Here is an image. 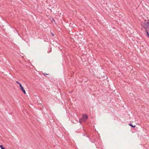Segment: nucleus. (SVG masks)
Returning <instances> with one entry per match:
<instances>
[{
  "label": "nucleus",
  "instance_id": "obj_1",
  "mask_svg": "<svg viewBox=\"0 0 149 149\" xmlns=\"http://www.w3.org/2000/svg\"><path fill=\"white\" fill-rule=\"evenodd\" d=\"M140 24L142 26L146 29L149 26V19H145L144 22H141Z\"/></svg>",
  "mask_w": 149,
  "mask_h": 149
},
{
  "label": "nucleus",
  "instance_id": "obj_2",
  "mask_svg": "<svg viewBox=\"0 0 149 149\" xmlns=\"http://www.w3.org/2000/svg\"><path fill=\"white\" fill-rule=\"evenodd\" d=\"M16 83L18 84L19 85V87H20V89L23 92V93L25 94H26V91L24 88L23 86H22L21 84L18 81H16Z\"/></svg>",
  "mask_w": 149,
  "mask_h": 149
},
{
  "label": "nucleus",
  "instance_id": "obj_3",
  "mask_svg": "<svg viewBox=\"0 0 149 149\" xmlns=\"http://www.w3.org/2000/svg\"><path fill=\"white\" fill-rule=\"evenodd\" d=\"M88 116L86 114H84L82 115V120L84 121H85L88 118Z\"/></svg>",
  "mask_w": 149,
  "mask_h": 149
},
{
  "label": "nucleus",
  "instance_id": "obj_4",
  "mask_svg": "<svg viewBox=\"0 0 149 149\" xmlns=\"http://www.w3.org/2000/svg\"><path fill=\"white\" fill-rule=\"evenodd\" d=\"M0 148L1 149H5V148L2 145H0Z\"/></svg>",
  "mask_w": 149,
  "mask_h": 149
},
{
  "label": "nucleus",
  "instance_id": "obj_5",
  "mask_svg": "<svg viewBox=\"0 0 149 149\" xmlns=\"http://www.w3.org/2000/svg\"><path fill=\"white\" fill-rule=\"evenodd\" d=\"M129 125L130 126H131L132 127H136L135 125H133L131 124H129Z\"/></svg>",
  "mask_w": 149,
  "mask_h": 149
},
{
  "label": "nucleus",
  "instance_id": "obj_6",
  "mask_svg": "<svg viewBox=\"0 0 149 149\" xmlns=\"http://www.w3.org/2000/svg\"><path fill=\"white\" fill-rule=\"evenodd\" d=\"M146 31V33H147V34L148 36H149V34L148 32V31Z\"/></svg>",
  "mask_w": 149,
  "mask_h": 149
},
{
  "label": "nucleus",
  "instance_id": "obj_7",
  "mask_svg": "<svg viewBox=\"0 0 149 149\" xmlns=\"http://www.w3.org/2000/svg\"><path fill=\"white\" fill-rule=\"evenodd\" d=\"M53 21H54V22H55V20L54 19H53Z\"/></svg>",
  "mask_w": 149,
  "mask_h": 149
}]
</instances>
